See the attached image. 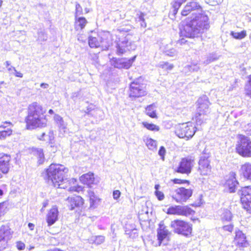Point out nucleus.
<instances>
[{
	"mask_svg": "<svg viewBox=\"0 0 251 251\" xmlns=\"http://www.w3.org/2000/svg\"><path fill=\"white\" fill-rule=\"evenodd\" d=\"M121 195V192L119 190H115L113 192V198L115 200H117Z\"/></svg>",
	"mask_w": 251,
	"mask_h": 251,
	"instance_id": "obj_54",
	"label": "nucleus"
},
{
	"mask_svg": "<svg viewBox=\"0 0 251 251\" xmlns=\"http://www.w3.org/2000/svg\"><path fill=\"white\" fill-rule=\"evenodd\" d=\"M83 188L80 186H74L70 187L69 188V190L71 192L76 191L77 192H79L80 191H82L83 190Z\"/></svg>",
	"mask_w": 251,
	"mask_h": 251,
	"instance_id": "obj_44",
	"label": "nucleus"
},
{
	"mask_svg": "<svg viewBox=\"0 0 251 251\" xmlns=\"http://www.w3.org/2000/svg\"><path fill=\"white\" fill-rule=\"evenodd\" d=\"M200 69L199 66L197 64H191L190 65H187L184 69V71L187 73V71L189 70L190 72H197Z\"/></svg>",
	"mask_w": 251,
	"mask_h": 251,
	"instance_id": "obj_36",
	"label": "nucleus"
},
{
	"mask_svg": "<svg viewBox=\"0 0 251 251\" xmlns=\"http://www.w3.org/2000/svg\"><path fill=\"white\" fill-rule=\"evenodd\" d=\"M144 16L145 15L143 13L140 12L138 16L139 21L144 22V21H145Z\"/></svg>",
	"mask_w": 251,
	"mask_h": 251,
	"instance_id": "obj_57",
	"label": "nucleus"
},
{
	"mask_svg": "<svg viewBox=\"0 0 251 251\" xmlns=\"http://www.w3.org/2000/svg\"><path fill=\"white\" fill-rule=\"evenodd\" d=\"M59 212L56 206H53L47 215V222L48 226L53 225L58 219Z\"/></svg>",
	"mask_w": 251,
	"mask_h": 251,
	"instance_id": "obj_18",
	"label": "nucleus"
},
{
	"mask_svg": "<svg viewBox=\"0 0 251 251\" xmlns=\"http://www.w3.org/2000/svg\"><path fill=\"white\" fill-rule=\"evenodd\" d=\"M13 68H14V67L13 66H9V67L7 68V70L9 71V72H10V71H13Z\"/></svg>",
	"mask_w": 251,
	"mask_h": 251,
	"instance_id": "obj_64",
	"label": "nucleus"
},
{
	"mask_svg": "<svg viewBox=\"0 0 251 251\" xmlns=\"http://www.w3.org/2000/svg\"><path fill=\"white\" fill-rule=\"evenodd\" d=\"M116 35V34H114ZM114 35L109 32H104L101 34L100 39V47L103 50H108L113 44Z\"/></svg>",
	"mask_w": 251,
	"mask_h": 251,
	"instance_id": "obj_14",
	"label": "nucleus"
},
{
	"mask_svg": "<svg viewBox=\"0 0 251 251\" xmlns=\"http://www.w3.org/2000/svg\"><path fill=\"white\" fill-rule=\"evenodd\" d=\"M234 172L229 173L225 183L226 187H228L229 192H235L239 184Z\"/></svg>",
	"mask_w": 251,
	"mask_h": 251,
	"instance_id": "obj_16",
	"label": "nucleus"
},
{
	"mask_svg": "<svg viewBox=\"0 0 251 251\" xmlns=\"http://www.w3.org/2000/svg\"><path fill=\"white\" fill-rule=\"evenodd\" d=\"M16 247L19 250H23L25 248V244L21 241H18L16 242Z\"/></svg>",
	"mask_w": 251,
	"mask_h": 251,
	"instance_id": "obj_46",
	"label": "nucleus"
},
{
	"mask_svg": "<svg viewBox=\"0 0 251 251\" xmlns=\"http://www.w3.org/2000/svg\"><path fill=\"white\" fill-rule=\"evenodd\" d=\"M104 241V237L103 236H99L96 237V242L98 244L103 243Z\"/></svg>",
	"mask_w": 251,
	"mask_h": 251,
	"instance_id": "obj_53",
	"label": "nucleus"
},
{
	"mask_svg": "<svg viewBox=\"0 0 251 251\" xmlns=\"http://www.w3.org/2000/svg\"><path fill=\"white\" fill-rule=\"evenodd\" d=\"M49 136V140L51 141L52 140H53L54 137H53V133L51 132H50L49 133V135H48Z\"/></svg>",
	"mask_w": 251,
	"mask_h": 251,
	"instance_id": "obj_60",
	"label": "nucleus"
},
{
	"mask_svg": "<svg viewBox=\"0 0 251 251\" xmlns=\"http://www.w3.org/2000/svg\"><path fill=\"white\" fill-rule=\"evenodd\" d=\"M46 178L56 187L66 189L70 186L71 183L76 181L72 178L68 180L64 178V175L68 173V169L60 164H51L46 170Z\"/></svg>",
	"mask_w": 251,
	"mask_h": 251,
	"instance_id": "obj_2",
	"label": "nucleus"
},
{
	"mask_svg": "<svg viewBox=\"0 0 251 251\" xmlns=\"http://www.w3.org/2000/svg\"><path fill=\"white\" fill-rule=\"evenodd\" d=\"M223 228L225 231L231 232L233 228V225L230 224L229 225L223 226Z\"/></svg>",
	"mask_w": 251,
	"mask_h": 251,
	"instance_id": "obj_48",
	"label": "nucleus"
},
{
	"mask_svg": "<svg viewBox=\"0 0 251 251\" xmlns=\"http://www.w3.org/2000/svg\"><path fill=\"white\" fill-rule=\"evenodd\" d=\"M159 226V227L157 230V237L159 245H160L162 241L166 238L168 235L170 234V232L166 228V227L164 225L163 221H161L160 223Z\"/></svg>",
	"mask_w": 251,
	"mask_h": 251,
	"instance_id": "obj_22",
	"label": "nucleus"
},
{
	"mask_svg": "<svg viewBox=\"0 0 251 251\" xmlns=\"http://www.w3.org/2000/svg\"><path fill=\"white\" fill-rule=\"evenodd\" d=\"M12 131L10 128L0 131V139H3L12 134Z\"/></svg>",
	"mask_w": 251,
	"mask_h": 251,
	"instance_id": "obj_37",
	"label": "nucleus"
},
{
	"mask_svg": "<svg viewBox=\"0 0 251 251\" xmlns=\"http://www.w3.org/2000/svg\"><path fill=\"white\" fill-rule=\"evenodd\" d=\"M11 237L10 229L7 226H1L0 228V239L10 240Z\"/></svg>",
	"mask_w": 251,
	"mask_h": 251,
	"instance_id": "obj_26",
	"label": "nucleus"
},
{
	"mask_svg": "<svg viewBox=\"0 0 251 251\" xmlns=\"http://www.w3.org/2000/svg\"><path fill=\"white\" fill-rule=\"evenodd\" d=\"M38 153V157L39 158V164H42L44 162V155L43 153V151L42 149H38L37 151Z\"/></svg>",
	"mask_w": 251,
	"mask_h": 251,
	"instance_id": "obj_39",
	"label": "nucleus"
},
{
	"mask_svg": "<svg viewBox=\"0 0 251 251\" xmlns=\"http://www.w3.org/2000/svg\"><path fill=\"white\" fill-rule=\"evenodd\" d=\"M218 59L217 57L214 54H211L208 55L206 60L203 62L205 65H207L211 62L216 60Z\"/></svg>",
	"mask_w": 251,
	"mask_h": 251,
	"instance_id": "obj_38",
	"label": "nucleus"
},
{
	"mask_svg": "<svg viewBox=\"0 0 251 251\" xmlns=\"http://www.w3.org/2000/svg\"><path fill=\"white\" fill-rule=\"evenodd\" d=\"M13 71H14V75L16 76V77H23V75L22 73H21V72H18L15 68H13Z\"/></svg>",
	"mask_w": 251,
	"mask_h": 251,
	"instance_id": "obj_56",
	"label": "nucleus"
},
{
	"mask_svg": "<svg viewBox=\"0 0 251 251\" xmlns=\"http://www.w3.org/2000/svg\"><path fill=\"white\" fill-rule=\"evenodd\" d=\"M236 151L244 157L251 156V140L244 135H240L236 145Z\"/></svg>",
	"mask_w": 251,
	"mask_h": 251,
	"instance_id": "obj_6",
	"label": "nucleus"
},
{
	"mask_svg": "<svg viewBox=\"0 0 251 251\" xmlns=\"http://www.w3.org/2000/svg\"><path fill=\"white\" fill-rule=\"evenodd\" d=\"M245 130L247 134L251 135V124H248L245 126Z\"/></svg>",
	"mask_w": 251,
	"mask_h": 251,
	"instance_id": "obj_55",
	"label": "nucleus"
},
{
	"mask_svg": "<svg viewBox=\"0 0 251 251\" xmlns=\"http://www.w3.org/2000/svg\"><path fill=\"white\" fill-rule=\"evenodd\" d=\"M158 66L166 71L171 70L174 68L173 64H170L167 62H160Z\"/></svg>",
	"mask_w": 251,
	"mask_h": 251,
	"instance_id": "obj_33",
	"label": "nucleus"
},
{
	"mask_svg": "<svg viewBox=\"0 0 251 251\" xmlns=\"http://www.w3.org/2000/svg\"><path fill=\"white\" fill-rule=\"evenodd\" d=\"M40 86L42 87V88H43L44 89H47L49 87V85L47 83H42L41 84H40Z\"/></svg>",
	"mask_w": 251,
	"mask_h": 251,
	"instance_id": "obj_59",
	"label": "nucleus"
},
{
	"mask_svg": "<svg viewBox=\"0 0 251 251\" xmlns=\"http://www.w3.org/2000/svg\"><path fill=\"white\" fill-rule=\"evenodd\" d=\"M194 165V161L190 157H184L181 159L176 172L180 174H189Z\"/></svg>",
	"mask_w": 251,
	"mask_h": 251,
	"instance_id": "obj_9",
	"label": "nucleus"
},
{
	"mask_svg": "<svg viewBox=\"0 0 251 251\" xmlns=\"http://www.w3.org/2000/svg\"><path fill=\"white\" fill-rule=\"evenodd\" d=\"M191 13L190 20L184 26L183 34L186 37L195 38L209 29V18L200 4L194 0L188 2L181 13L182 16H186Z\"/></svg>",
	"mask_w": 251,
	"mask_h": 251,
	"instance_id": "obj_1",
	"label": "nucleus"
},
{
	"mask_svg": "<svg viewBox=\"0 0 251 251\" xmlns=\"http://www.w3.org/2000/svg\"><path fill=\"white\" fill-rule=\"evenodd\" d=\"M230 34L235 39H242L245 37L246 36V32L245 31H242L240 32H235L232 31Z\"/></svg>",
	"mask_w": 251,
	"mask_h": 251,
	"instance_id": "obj_34",
	"label": "nucleus"
},
{
	"mask_svg": "<svg viewBox=\"0 0 251 251\" xmlns=\"http://www.w3.org/2000/svg\"><path fill=\"white\" fill-rule=\"evenodd\" d=\"M9 240H5L3 238L0 239V251L5 249L7 246V242Z\"/></svg>",
	"mask_w": 251,
	"mask_h": 251,
	"instance_id": "obj_42",
	"label": "nucleus"
},
{
	"mask_svg": "<svg viewBox=\"0 0 251 251\" xmlns=\"http://www.w3.org/2000/svg\"><path fill=\"white\" fill-rule=\"evenodd\" d=\"M167 214L188 216L193 214L195 212L188 206L175 205L167 209Z\"/></svg>",
	"mask_w": 251,
	"mask_h": 251,
	"instance_id": "obj_11",
	"label": "nucleus"
},
{
	"mask_svg": "<svg viewBox=\"0 0 251 251\" xmlns=\"http://www.w3.org/2000/svg\"><path fill=\"white\" fill-rule=\"evenodd\" d=\"M6 208L4 203H0V217L4 214L6 211Z\"/></svg>",
	"mask_w": 251,
	"mask_h": 251,
	"instance_id": "obj_49",
	"label": "nucleus"
},
{
	"mask_svg": "<svg viewBox=\"0 0 251 251\" xmlns=\"http://www.w3.org/2000/svg\"><path fill=\"white\" fill-rule=\"evenodd\" d=\"M145 142L149 149L151 150H154L156 149L157 143L155 140H153L151 138H147L146 140H145Z\"/></svg>",
	"mask_w": 251,
	"mask_h": 251,
	"instance_id": "obj_31",
	"label": "nucleus"
},
{
	"mask_svg": "<svg viewBox=\"0 0 251 251\" xmlns=\"http://www.w3.org/2000/svg\"><path fill=\"white\" fill-rule=\"evenodd\" d=\"M196 132L195 127L191 123H183L176 126L175 133L180 138L188 140L192 138Z\"/></svg>",
	"mask_w": 251,
	"mask_h": 251,
	"instance_id": "obj_7",
	"label": "nucleus"
},
{
	"mask_svg": "<svg viewBox=\"0 0 251 251\" xmlns=\"http://www.w3.org/2000/svg\"><path fill=\"white\" fill-rule=\"evenodd\" d=\"M241 191V201L244 208L248 210L251 209V186L243 187Z\"/></svg>",
	"mask_w": 251,
	"mask_h": 251,
	"instance_id": "obj_13",
	"label": "nucleus"
},
{
	"mask_svg": "<svg viewBox=\"0 0 251 251\" xmlns=\"http://www.w3.org/2000/svg\"><path fill=\"white\" fill-rule=\"evenodd\" d=\"M82 14V9L80 5L76 2L75 4V18H76L77 16Z\"/></svg>",
	"mask_w": 251,
	"mask_h": 251,
	"instance_id": "obj_40",
	"label": "nucleus"
},
{
	"mask_svg": "<svg viewBox=\"0 0 251 251\" xmlns=\"http://www.w3.org/2000/svg\"><path fill=\"white\" fill-rule=\"evenodd\" d=\"M147 94L143 84L137 81H133L130 84L129 97L130 98H139Z\"/></svg>",
	"mask_w": 251,
	"mask_h": 251,
	"instance_id": "obj_12",
	"label": "nucleus"
},
{
	"mask_svg": "<svg viewBox=\"0 0 251 251\" xmlns=\"http://www.w3.org/2000/svg\"><path fill=\"white\" fill-rule=\"evenodd\" d=\"M54 120L58 124L60 131L65 133L67 130V125L63 120V118L57 114H55L54 116Z\"/></svg>",
	"mask_w": 251,
	"mask_h": 251,
	"instance_id": "obj_25",
	"label": "nucleus"
},
{
	"mask_svg": "<svg viewBox=\"0 0 251 251\" xmlns=\"http://www.w3.org/2000/svg\"><path fill=\"white\" fill-rule=\"evenodd\" d=\"M48 36L44 30H41L38 32L37 40L39 42H44L47 40Z\"/></svg>",
	"mask_w": 251,
	"mask_h": 251,
	"instance_id": "obj_35",
	"label": "nucleus"
},
{
	"mask_svg": "<svg viewBox=\"0 0 251 251\" xmlns=\"http://www.w3.org/2000/svg\"><path fill=\"white\" fill-rule=\"evenodd\" d=\"M234 243L240 247H245L248 245V242L246 239V236L241 231L236 232L234 238Z\"/></svg>",
	"mask_w": 251,
	"mask_h": 251,
	"instance_id": "obj_21",
	"label": "nucleus"
},
{
	"mask_svg": "<svg viewBox=\"0 0 251 251\" xmlns=\"http://www.w3.org/2000/svg\"><path fill=\"white\" fill-rule=\"evenodd\" d=\"M75 28L76 30H82L86 26L87 21L84 17L75 18Z\"/></svg>",
	"mask_w": 251,
	"mask_h": 251,
	"instance_id": "obj_24",
	"label": "nucleus"
},
{
	"mask_svg": "<svg viewBox=\"0 0 251 251\" xmlns=\"http://www.w3.org/2000/svg\"><path fill=\"white\" fill-rule=\"evenodd\" d=\"M92 110V109H91V108H90H90H88L87 109V110L85 111V113H86V114H91L90 113V112H91Z\"/></svg>",
	"mask_w": 251,
	"mask_h": 251,
	"instance_id": "obj_62",
	"label": "nucleus"
},
{
	"mask_svg": "<svg viewBox=\"0 0 251 251\" xmlns=\"http://www.w3.org/2000/svg\"><path fill=\"white\" fill-rule=\"evenodd\" d=\"M27 111L25 121L28 129L43 127L47 126V120L44 116L46 110L39 103L37 102H32L28 105Z\"/></svg>",
	"mask_w": 251,
	"mask_h": 251,
	"instance_id": "obj_3",
	"label": "nucleus"
},
{
	"mask_svg": "<svg viewBox=\"0 0 251 251\" xmlns=\"http://www.w3.org/2000/svg\"><path fill=\"white\" fill-rule=\"evenodd\" d=\"M136 56H134L132 58L129 59L128 61H126L123 59H113L111 62L112 65L114 67L119 69H128L131 66L132 63L134 61Z\"/></svg>",
	"mask_w": 251,
	"mask_h": 251,
	"instance_id": "obj_17",
	"label": "nucleus"
},
{
	"mask_svg": "<svg viewBox=\"0 0 251 251\" xmlns=\"http://www.w3.org/2000/svg\"><path fill=\"white\" fill-rule=\"evenodd\" d=\"M10 62L8 61H7L4 63V65L6 66L7 68L10 66Z\"/></svg>",
	"mask_w": 251,
	"mask_h": 251,
	"instance_id": "obj_63",
	"label": "nucleus"
},
{
	"mask_svg": "<svg viewBox=\"0 0 251 251\" xmlns=\"http://www.w3.org/2000/svg\"><path fill=\"white\" fill-rule=\"evenodd\" d=\"M249 83L246 85L245 89L247 91V94L251 96V75L249 77Z\"/></svg>",
	"mask_w": 251,
	"mask_h": 251,
	"instance_id": "obj_41",
	"label": "nucleus"
},
{
	"mask_svg": "<svg viewBox=\"0 0 251 251\" xmlns=\"http://www.w3.org/2000/svg\"><path fill=\"white\" fill-rule=\"evenodd\" d=\"M199 107L196 116V121L197 125H201L206 120L205 117L209 112V105L210 102L206 96L200 98L197 101Z\"/></svg>",
	"mask_w": 251,
	"mask_h": 251,
	"instance_id": "obj_4",
	"label": "nucleus"
},
{
	"mask_svg": "<svg viewBox=\"0 0 251 251\" xmlns=\"http://www.w3.org/2000/svg\"><path fill=\"white\" fill-rule=\"evenodd\" d=\"M142 125L147 129L153 131H158L160 129L159 126L153 124H150L148 122H143Z\"/></svg>",
	"mask_w": 251,
	"mask_h": 251,
	"instance_id": "obj_32",
	"label": "nucleus"
},
{
	"mask_svg": "<svg viewBox=\"0 0 251 251\" xmlns=\"http://www.w3.org/2000/svg\"><path fill=\"white\" fill-rule=\"evenodd\" d=\"M233 218V215L230 211L227 209L223 210L221 214V219L223 222H231Z\"/></svg>",
	"mask_w": 251,
	"mask_h": 251,
	"instance_id": "obj_27",
	"label": "nucleus"
},
{
	"mask_svg": "<svg viewBox=\"0 0 251 251\" xmlns=\"http://www.w3.org/2000/svg\"><path fill=\"white\" fill-rule=\"evenodd\" d=\"M91 207H95L96 203L99 201V199L96 198H92L89 199Z\"/></svg>",
	"mask_w": 251,
	"mask_h": 251,
	"instance_id": "obj_45",
	"label": "nucleus"
},
{
	"mask_svg": "<svg viewBox=\"0 0 251 251\" xmlns=\"http://www.w3.org/2000/svg\"><path fill=\"white\" fill-rule=\"evenodd\" d=\"M156 105L154 103L148 106L146 108V112L147 115L152 118H157V115L156 114Z\"/></svg>",
	"mask_w": 251,
	"mask_h": 251,
	"instance_id": "obj_29",
	"label": "nucleus"
},
{
	"mask_svg": "<svg viewBox=\"0 0 251 251\" xmlns=\"http://www.w3.org/2000/svg\"><path fill=\"white\" fill-rule=\"evenodd\" d=\"M88 196L89 197V199L92 198H96V196L94 194V193L91 191H89L88 192Z\"/></svg>",
	"mask_w": 251,
	"mask_h": 251,
	"instance_id": "obj_58",
	"label": "nucleus"
},
{
	"mask_svg": "<svg viewBox=\"0 0 251 251\" xmlns=\"http://www.w3.org/2000/svg\"><path fill=\"white\" fill-rule=\"evenodd\" d=\"M88 42L91 48L100 47V40L99 41L98 39L96 37H90Z\"/></svg>",
	"mask_w": 251,
	"mask_h": 251,
	"instance_id": "obj_30",
	"label": "nucleus"
},
{
	"mask_svg": "<svg viewBox=\"0 0 251 251\" xmlns=\"http://www.w3.org/2000/svg\"><path fill=\"white\" fill-rule=\"evenodd\" d=\"M10 156L3 153H0V170L4 173H7L9 169Z\"/></svg>",
	"mask_w": 251,
	"mask_h": 251,
	"instance_id": "obj_20",
	"label": "nucleus"
},
{
	"mask_svg": "<svg viewBox=\"0 0 251 251\" xmlns=\"http://www.w3.org/2000/svg\"><path fill=\"white\" fill-rule=\"evenodd\" d=\"M67 201L69 208L71 210H74L75 207H81L84 203L83 199L78 196L68 197Z\"/></svg>",
	"mask_w": 251,
	"mask_h": 251,
	"instance_id": "obj_19",
	"label": "nucleus"
},
{
	"mask_svg": "<svg viewBox=\"0 0 251 251\" xmlns=\"http://www.w3.org/2000/svg\"><path fill=\"white\" fill-rule=\"evenodd\" d=\"M170 226L174 232L176 233L182 235L185 237H188L191 234L192 225L183 220L176 219L172 221Z\"/></svg>",
	"mask_w": 251,
	"mask_h": 251,
	"instance_id": "obj_5",
	"label": "nucleus"
},
{
	"mask_svg": "<svg viewBox=\"0 0 251 251\" xmlns=\"http://www.w3.org/2000/svg\"><path fill=\"white\" fill-rule=\"evenodd\" d=\"M223 0H207V3L211 5L218 4L222 2Z\"/></svg>",
	"mask_w": 251,
	"mask_h": 251,
	"instance_id": "obj_50",
	"label": "nucleus"
},
{
	"mask_svg": "<svg viewBox=\"0 0 251 251\" xmlns=\"http://www.w3.org/2000/svg\"><path fill=\"white\" fill-rule=\"evenodd\" d=\"M155 193V195L157 197L158 200L162 201L164 199V194L162 192L159 191H156Z\"/></svg>",
	"mask_w": 251,
	"mask_h": 251,
	"instance_id": "obj_47",
	"label": "nucleus"
},
{
	"mask_svg": "<svg viewBox=\"0 0 251 251\" xmlns=\"http://www.w3.org/2000/svg\"><path fill=\"white\" fill-rule=\"evenodd\" d=\"M166 152L165 149L164 147L161 146L158 151V154L163 159Z\"/></svg>",
	"mask_w": 251,
	"mask_h": 251,
	"instance_id": "obj_51",
	"label": "nucleus"
},
{
	"mask_svg": "<svg viewBox=\"0 0 251 251\" xmlns=\"http://www.w3.org/2000/svg\"><path fill=\"white\" fill-rule=\"evenodd\" d=\"M165 52L166 55L172 57L175 56L177 54L176 50L173 48L167 50Z\"/></svg>",
	"mask_w": 251,
	"mask_h": 251,
	"instance_id": "obj_43",
	"label": "nucleus"
},
{
	"mask_svg": "<svg viewBox=\"0 0 251 251\" xmlns=\"http://www.w3.org/2000/svg\"><path fill=\"white\" fill-rule=\"evenodd\" d=\"M28 226L31 230H33L34 227V225L32 223H29Z\"/></svg>",
	"mask_w": 251,
	"mask_h": 251,
	"instance_id": "obj_61",
	"label": "nucleus"
},
{
	"mask_svg": "<svg viewBox=\"0 0 251 251\" xmlns=\"http://www.w3.org/2000/svg\"><path fill=\"white\" fill-rule=\"evenodd\" d=\"M244 176L248 179H251V164L246 163L241 167Z\"/></svg>",
	"mask_w": 251,
	"mask_h": 251,
	"instance_id": "obj_28",
	"label": "nucleus"
},
{
	"mask_svg": "<svg viewBox=\"0 0 251 251\" xmlns=\"http://www.w3.org/2000/svg\"><path fill=\"white\" fill-rule=\"evenodd\" d=\"M175 193L172 195V198L177 202L182 203L185 202L191 197L193 191L191 189L180 187L176 189Z\"/></svg>",
	"mask_w": 251,
	"mask_h": 251,
	"instance_id": "obj_10",
	"label": "nucleus"
},
{
	"mask_svg": "<svg viewBox=\"0 0 251 251\" xmlns=\"http://www.w3.org/2000/svg\"><path fill=\"white\" fill-rule=\"evenodd\" d=\"M173 181L175 184H182L184 183H189L188 180H182L180 179L176 178L173 180Z\"/></svg>",
	"mask_w": 251,
	"mask_h": 251,
	"instance_id": "obj_52",
	"label": "nucleus"
},
{
	"mask_svg": "<svg viewBox=\"0 0 251 251\" xmlns=\"http://www.w3.org/2000/svg\"><path fill=\"white\" fill-rule=\"evenodd\" d=\"M211 167L210 161L207 157L201 156L199 162L198 171L202 176H207L211 173Z\"/></svg>",
	"mask_w": 251,
	"mask_h": 251,
	"instance_id": "obj_15",
	"label": "nucleus"
},
{
	"mask_svg": "<svg viewBox=\"0 0 251 251\" xmlns=\"http://www.w3.org/2000/svg\"><path fill=\"white\" fill-rule=\"evenodd\" d=\"M116 53L120 55L128 51L134 50L136 48L134 42L129 40L128 37H125L122 40L116 43Z\"/></svg>",
	"mask_w": 251,
	"mask_h": 251,
	"instance_id": "obj_8",
	"label": "nucleus"
},
{
	"mask_svg": "<svg viewBox=\"0 0 251 251\" xmlns=\"http://www.w3.org/2000/svg\"><path fill=\"white\" fill-rule=\"evenodd\" d=\"M80 181L84 184L92 187V185L96 183V180L94 174L92 173H88L83 175L80 177Z\"/></svg>",
	"mask_w": 251,
	"mask_h": 251,
	"instance_id": "obj_23",
	"label": "nucleus"
}]
</instances>
